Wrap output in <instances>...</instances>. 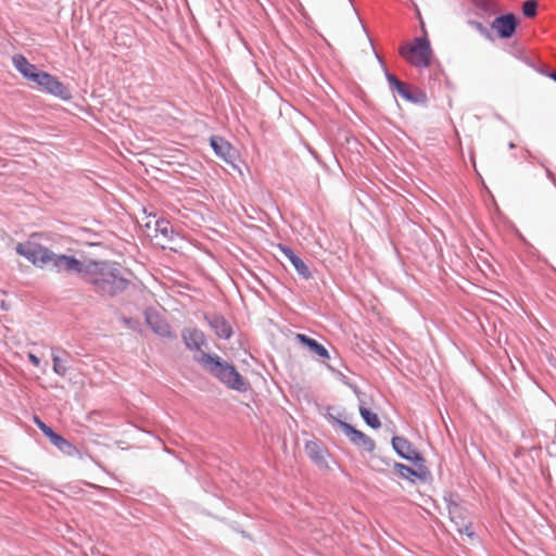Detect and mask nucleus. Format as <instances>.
Here are the masks:
<instances>
[{
	"mask_svg": "<svg viewBox=\"0 0 556 556\" xmlns=\"http://www.w3.org/2000/svg\"><path fill=\"white\" fill-rule=\"evenodd\" d=\"M515 147H516V146H515V143H514V142H509V143H508V148H509V149H514Z\"/></svg>",
	"mask_w": 556,
	"mask_h": 556,
	"instance_id": "4c0bfd02",
	"label": "nucleus"
},
{
	"mask_svg": "<svg viewBox=\"0 0 556 556\" xmlns=\"http://www.w3.org/2000/svg\"><path fill=\"white\" fill-rule=\"evenodd\" d=\"M35 425L40 429V431L50 440L52 435L55 433V431L48 426L46 422H43L39 417H34Z\"/></svg>",
	"mask_w": 556,
	"mask_h": 556,
	"instance_id": "bb28decb",
	"label": "nucleus"
},
{
	"mask_svg": "<svg viewBox=\"0 0 556 556\" xmlns=\"http://www.w3.org/2000/svg\"><path fill=\"white\" fill-rule=\"evenodd\" d=\"M340 429L343 431L344 435L349 439V441L352 444H354L357 447H362L364 451L368 453L374 452L376 443L366 433L362 432L361 430H357L346 421H340Z\"/></svg>",
	"mask_w": 556,
	"mask_h": 556,
	"instance_id": "1a4fd4ad",
	"label": "nucleus"
},
{
	"mask_svg": "<svg viewBox=\"0 0 556 556\" xmlns=\"http://www.w3.org/2000/svg\"><path fill=\"white\" fill-rule=\"evenodd\" d=\"M204 320L208 324L217 338L229 340L232 337V326L225 316L220 314H205Z\"/></svg>",
	"mask_w": 556,
	"mask_h": 556,
	"instance_id": "f8f14e48",
	"label": "nucleus"
},
{
	"mask_svg": "<svg viewBox=\"0 0 556 556\" xmlns=\"http://www.w3.org/2000/svg\"><path fill=\"white\" fill-rule=\"evenodd\" d=\"M378 459H379L382 464H384L386 466H391V465L393 466V463H392L390 459H388V458L378 457Z\"/></svg>",
	"mask_w": 556,
	"mask_h": 556,
	"instance_id": "c9c22d12",
	"label": "nucleus"
},
{
	"mask_svg": "<svg viewBox=\"0 0 556 556\" xmlns=\"http://www.w3.org/2000/svg\"><path fill=\"white\" fill-rule=\"evenodd\" d=\"M295 340L298 343L305 346L311 353L316 354L324 359H330V354H329L328 350L323 344H320L317 340H315L304 333H296Z\"/></svg>",
	"mask_w": 556,
	"mask_h": 556,
	"instance_id": "f3484780",
	"label": "nucleus"
},
{
	"mask_svg": "<svg viewBox=\"0 0 556 556\" xmlns=\"http://www.w3.org/2000/svg\"><path fill=\"white\" fill-rule=\"evenodd\" d=\"M386 79L392 92H396L405 101L414 104H425L428 101L427 93L421 89H410L409 86L401 81L395 75L386 71Z\"/></svg>",
	"mask_w": 556,
	"mask_h": 556,
	"instance_id": "20e7f679",
	"label": "nucleus"
},
{
	"mask_svg": "<svg viewBox=\"0 0 556 556\" xmlns=\"http://www.w3.org/2000/svg\"><path fill=\"white\" fill-rule=\"evenodd\" d=\"M475 14L482 20L490 18L495 13L493 0H472Z\"/></svg>",
	"mask_w": 556,
	"mask_h": 556,
	"instance_id": "6ab92c4d",
	"label": "nucleus"
},
{
	"mask_svg": "<svg viewBox=\"0 0 556 556\" xmlns=\"http://www.w3.org/2000/svg\"><path fill=\"white\" fill-rule=\"evenodd\" d=\"M415 465L418 467V469L416 470L417 476H414V480L419 479L421 481H425L427 479V476L429 475L428 468L424 465V463Z\"/></svg>",
	"mask_w": 556,
	"mask_h": 556,
	"instance_id": "c756f323",
	"label": "nucleus"
},
{
	"mask_svg": "<svg viewBox=\"0 0 556 556\" xmlns=\"http://www.w3.org/2000/svg\"><path fill=\"white\" fill-rule=\"evenodd\" d=\"M536 162L542 166L544 167L545 169V174H546V177L554 184V186L556 187V176L554 175V173L544 164V162L540 161V160H536Z\"/></svg>",
	"mask_w": 556,
	"mask_h": 556,
	"instance_id": "2f4dec72",
	"label": "nucleus"
},
{
	"mask_svg": "<svg viewBox=\"0 0 556 556\" xmlns=\"http://www.w3.org/2000/svg\"><path fill=\"white\" fill-rule=\"evenodd\" d=\"M155 232L161 235L167 241H173L178 233L175 231L172 224L166 219H159L155 223Z\"/></svg>",
	"mask_w": 556,
	"mask_h": 556,
	"instance_id": "412c9836",
	"label": "nucleus"
},
{
	"mask_svg": "<svg viewBox=\"0 0 556 556\" xmlns=\"http://www.w3.org/2000/svg\"><path fill=\"white\" fill-rule=\"evenodd\" d=\"M393 468L401 478L410 482H414V476H417L416 469L402 463L393 462Z\"/></svg>",
	"mask_w": 556,
	"mask_h": 556,
	"instance_id": "b1692460",
	"label": "nucleus"
},
{
	"mask_svg": "<svg viewBox=\"0 0 556 556\" xmlns=\"http://www.w3.org/2000/svg\"><path fill=\"white\" fill-rule=\"evenodd\" d=\"M328 368H329V370H330V371H332V372H338V370H337L336 366H334V365H332V364H329V365H328Z\"/></svg>",
	"mask_w": 556,
	"mask_h": 556,
	"instance_id": "e433bc0d",
	"label": "nucleus"
},
{
	"mask_svg": "<svg viewBox=\"0 0 556 556\" xmlns=\"http://www.w3.org/2000/svg\"><path fill=\"white\" fill-rule=\"evenodd\" d=\"M340 376H342L343 379H346V376L342 375L341 372H339Z\"/></svg>",
	"mask_w": 556,
	"mask_h": 556,
	"instance_id": "ea45409f",
	"label": "nucleus"
},
{
	"mask_svg": "<svg viewBox=\"0 0 556 556\" xmlns=\"http://www.w3.org/2000/svg\"><path fill=\"white\" fill-rule=\"evenodd\" d=\"M333 410H334V408H333V407H331V406H329V408H328V413H327L326 417H327V419H328L330 422H332V424L337 425V426L340 428V421H344V420L342 419V417L344 416V413H343V412L338 410V412H337V414H333V413H332Z\"/></svg>",
	"mask_w": 556,
	"mask_h": 556,
	"instance_id": "cd10ccee",
	"label": "nucleus"
},
{
	"mask_svg": "<svg viewBox=\"0 0 556 556\" xmlns=\"http://www.w3.org/2000/svg\"><path fill=\"white\" fill-rule=\"evenodd\" d=\"M305 452L308 458L320 469H328L329 453L327 448L318 441H307Z\"/></svg>",
	"mask_w": 556,
	"mask_h": 556,
	"instance_id": "ddd939ff",
	"label": "nucleus"
},
{
	"mask_svg": "<svg viewBox=\"0 0 556 556\" xmlns=\"http://www.w3.org/2000/svg\"><path fill=\"white\" fill-rule=\"evenodd\" d=\"M443 500L446 504L447 511H448L451 518L453 519L456 515L459 514V510H460V505L458 503V496H457V494L450 492L444 495Z\"/></svg>",
	"mask_w": 556,
	"mask_h": 556,
	"instance_id": "5701e85b",
	"label": "nucleus"
},
{
	"mask_svg": "<svg viewBox=\"0 0 556 556\" xmlns=\"http://www.w3.org/2000/svg\"><path fill=\"white\" fill-rule=\"evenodd\" d=\"M144 319L150 329L162 338L175 339L176 334L172 331L170 325L153 307L144 309Z\"/></svg>",
	"mask_w": 556,
	"mask_h": 556,
	"instance_id": "6e6552de",
	"label": "nucleus"
},
{
	"mask_svg": "<svg viewBox=\"0 0 556 556\" xmlns=\"http://www.w3.org/2000/svg\"><path fill=\"white\" fill-rule=\"evenodd\" d=\"M47 247L33 241L21 242L16 245L15 251L18 255L25 257L34 266L41 269L45 268V261L48 257Z\"/></svg>",
	"mask_w": 556,
	"mask_h": 556,
	"instance_id": "423d86ee",
	"label": "nucleus"
},
{
	"mask_svg": "<svg viewBox=\"0 0 556 556\" xmlns=\"http://www.w3.org/2000/svg\"><path fill=\"white\" fill-rule=\"evenodd\" d=\"M540 73L546 75L556 83V72L549 70H541Z\"/></svg>",
	"mask_w": 556,
	"mask_h": 556,
	"instance_id": "f704fd0d",
	"label": "nucleus"
},
{
	"mask_svg": "<svg viewBox=\"0 0 556 556\" xmlns=\"http://www.w3.org/2000/svg\"><path fill=\"white\" fill-rule=\"evenodd\" d=\"M358 412L364 422L371 429H378L381 427V421L378 415L367 408L363 403L358 407Z\"/></svg>",
	"mask_w": 556,
	"mask_h": 556,
	"instance_id": "4be33fe9",
	"label": "nucleus"
},
{
	"mask_svg": "<svg viewBox=\"0 0 556 556\" xmlns=\"http://www.w3.org/2000/svg\"><path fill=\"white\" fill-rule=\"evenodd\" d=\"M194 361L227 388L240 393L248 391L249 383L247 380L232 364L224 361L219 355L215 353H201V355L194 356Z\"/></svg>",
	"mask_w": 556,
	"mask_h": 556,
	"instance_id": "f03ea898",
	"label": "nucleus"
},
{
	"mask_svg": "<svg viewBox=\"0 0 556 556\" xmlns=\"http://www.w3.org/2000/svg\"><path fill=\"white\" fill-rule=\"evenodd\" d=\"M469 25L476 28L482 36L490 38L488 28L479 21L470 20Z\"/></svg>",
	"mask_w": 556,
	"mask_h": 556,
	"instance_id": "c85d7f7f",
	"label": "nucleus"
},
{
	"mask_svg": "<svg viewBox=\"0 0 556 556\" xmlns=\"http://www.w3.org/2000/svg\"><path fill=\"white\" fill-rule=\"evenodd\" d=\"M518 24L517 16L509 12L495 17L491 28L497 31L501 39H509L515 35Z\"/></svg>",
	"mask_w": 556,
	"mask_h": 556,
	"instance_id": "9d476101",
	"label": "nucleus"
},
{
	"mask_svg": "<svg viewBox=\"0 0 556 556\" xmlns=\"http://www.w3.org/2000/svg\"><path fill=\"white\" fill-rule=\"evenodd\" d=\"M459 533H465L469 538H475V532L470 530V525L465 526L464 529H458Z\"/></svg>",
	"mask_w": 556,
	"mask_h": 556,
	"instance_id": "72a5a7b5",
	"label": "nucleus"
},
{
	"mask_svg": "<svg viewBox=\"0 0 556 556\" xmlns=\"http://www.w3.org/2000/svg\"><path fill=\"white\" fill-rule=\"evenodd\" d=\"M47 256L45 268L56 273L76 274L79 277L85 261H80L74 255L56 254L50 249H48Z\"/></svg>",
	"mask_w": 556,
	"mask_h": 556,
	"instance_id": "7ed1b4c3",
	"label": "nucleus"
},
{
	"mask_svg": "<svg viewBox=\"0 0 556 556\" xmlns=\"http://www.w3.org/2000/svg\"><path fill=\"white\" fill-rule=\"evenodd\" d=\"M55 349H52V368L53 371L61 377H64L67 372V367L64 362L55 354Z\"/></svg>",
	"mask_w": 556,
	"mask_h": 556,
	"instance_id": "393cba45",
	"label": "nucleus"
},
{
	"mask_svg": "<svg viewBox=\"0 0 556 556\" xmlns=\"http://www.w3.org/2000/svg\"><path fill=\"white\" fill-rule=\"evenodd\" d=\"M538 2L535 0H527L522 3V14L526 17H534L536 15Z\"/></svg>",
	"mask_w": 556,
	"mask_h": 556,
	"instance_id": "a878e982",
	"label": "nucleus"
},
{
	"mask_svg": "<svg viewBox=\"0 0 556 556\" xmlns=\"http://www.w3.org/2000/svg\"><path fill=\"white\" fill-rule=\"evenodd\" d=\"M391 445L397 456L402 459L408 460L413 464L425 463L422 454L406 438L394 435L391 439Z\"/></svg>",
	"mask_w": 556,
	"mask_h": 556,
	"instance_id": "0eeeda50",
	"label": "nucleus"
},
{
	"mask_svg": "<svg viewBox=\"0 0 556 556\" xmlns=\"http://www.w3.org/2000/svg\"><path fill=\"white\" fill-rule=\"evenodd\" d=\"M210 146L219 159L226 163H232L235 159V149L227 140L220 136H212L210 138Z\"/></svg>",
	"mask_w": 556,
	"mask_h": 556,
	"instance_id": "dca6fc26",
	"label": "nucleus"
},
{
	"mask_svg": "<svg viewBox=\"0 0 556 556\" xmlns=\"http://www.w3.org/2000/svg\"><path fill=\"white\" fill-rule=\"evenodd\" d=\"M46 74L47 72L38 68V71L33 75V78H29V81L34 83L38 88L42 79L45 78Z\"/></svg>",
	"mask_w": 556,
	"mask_h": 556,
	"instance_id": "7c9ffc66",
	"label": "nucleus"
},
{
	"mask_svg": "<svg viewBox=\"0 0 556 556\" xmlns=\"http://www.w3.org/2000/svg\"><path fill=\"white\" fill-rule=\"evenodd\" d=\"M528 155H529L530 160L534 159V156L530 152H528Z\"/></svg>",
	"mask_w": 556,
	"mask_h": 556,
	"instance_id": "58836bf2",
	"label": "nucleus"
},
{
	"mask_svg": "<svg viewBox=\"0 0 556 556\" xmlns=\"http://www.w3.org/2000/svg\"><path fill=\"white\" fill-rule=\"evenodd\" d=\"M79 278L102 299H115L130 286L121 265L110 260L85 261Z\"/></svg>",
	"mask_w": 556,
	"mask_h": 556,
	"instance_id": "f257e3e1",
	"label": "nucleus"
},
{
	"mask_svg": "<svg viewBox=\"0 0 556 556\" xmlns=\"http://www.w3.org/2000/svg\"><path fill=\"white\" fill-rule=\"evenodd\" d=\"M15 70L26 79L33 78V75L38 71L35 64H31L23 54H15L12 58Z\"/></svg>",
	"mask_w": 556,
	"mask_h": 556,
	"instance_id": "a211bd4d",
	"label": "nucleus"
},
{
	"mask_svg": "<svg viewBox=\"0 0 556 556\" xmlns=\"http://www.w3.org/2000/svg\"><path fill=\"white\" fill-rule=\"evenodd\" d=\"M181 340L187 350L201 351L206 343L205 334L198 328L186 327L181 330Z\"/></svg>",
	"mask_w": 556,
	"mask_h": 556,
	"instance_id": "4468645a",
	"label": "nucleus"
},
{
	"mask_svg": "<svg viewBox=\"0 0 556 556\" xmlns=\"http://www.w3.org/2000/svg\"><path fill=\"white\" fill-rule=\"evenodd\" d=\"M281 253L290 261L292 266L294 267L296 274L305 279L308 280L312 278V273L308 268V266L304 263V261L295 254V252L286 244H279L278 245Z\"/></svg>",
	"mask_w": 556,
	"mask_h": 556,
	"instance_id": "2eb2a0df",
	"label": "nucleus"
},
{
	"mask_svg": "<svg viewBox=\"0 0 556 556\" xmlns=\"http://www.w3.org/2000/svg\"><path fill=\"white\" fill-rule=\"evenodd\" d=\"M431 46L427 37H417L407 50L402 49L401 54H410V63L416 67L425 68L430 65Z\"/></svg>",
	"mask_w": 556,
	"mask_h": 556,
	"instance_id": "39448f33",
	"label": "nucleus"
},
{
	"mask_svg": "<svg viewBox=\"0 0 556 556\" xmlns=\"http://www.w3.org/2000/svg\"><path fill=\"white\" fill-rule=\"evenodd\" d=\"M38 89L54 97H58L62 100H70L72 98L71 90L55 76L51 75L48 72Z\"/></svg>",
	"mask_w": 556,
	"mask_h": 556,
	"instance_id": "9b49d317",
	"label": "nucleus"
},
{
	"mask_svg": "<svg viewBox=\"0 0 556 556\" xmlns=\"http://www.w3.org/2000/svg\"><path fill=\"white\" fill-rule=\"evenodd\" d=\"M50 442L65 455L72 456L77 452L76 446L58 432L52 435Z\"/></svg>",
	"mask_w": 556,
	"mask_h": 556,
	"instance_id": "aec40b11",
	"label": "nucleus"
},
{
	"mask_svg": "<svg viewBox=\"0 0 556 556\" xmlns=\"http://www.w3.org/2000/svg\"><path fill=\"white\" fill-rule=\"evenodd\" d=\"M27 357H28V361H29V362H30L35 367H39V365H40V358H39L37 355H35V354H33V353H28Z\"/></svg>",
	"mask_w": 556,
	"mask_h": 556,
	"instance_id": "473e14b6",
	"label": "nucleus"
}]
</instances>
